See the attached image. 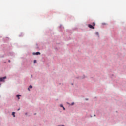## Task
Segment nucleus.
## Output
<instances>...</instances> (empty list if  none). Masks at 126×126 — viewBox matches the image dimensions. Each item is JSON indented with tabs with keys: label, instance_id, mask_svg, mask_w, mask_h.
I'll use <instances>...</instances> for the list:
<instances>
[{
	"label": "nucleus",
	"instance_id": "obj_1",
	"mask_svg": "<svg viewBox=\"0 0 126 126\" xmlns=\"http://www.w3.org/2000/svg\"><path fill=\"white\" fill-rule=\"evenodd\" d=\"M4 79H6V77H3L2 78H0V81L1 82H4Z\"/></svg>",
	"mask_w": 126,
	"mask_h": 126
},
{
	"label": "nucleus",
	"instance_id": "obj_2",
	"mask_svg": "<svg viewBox=\"0 0 126 126\" xmlns=\"http://www.w3.org/2000/svg\"><path fill=\"white\" fill-rule=\"evenodd\" d=\"M88 27H89V28H91V29H95V27H94L91 24L88 25Z\"/></svg>",
	"mask_w": 126,
	"mask_h": 126
},
{
	"label": "nucleus",
	"instance_id": "obj_3",
	"mask_svg": "<svg viewBox=\"0 0 126 126\" xmlns=\"http://www.w3.org/2000/svg\"><path fill=\"white\" fill-rule=\"evenodd\" d=\"M34 55H41V53L39 52H36V53H34V54H33Z\"/></svg>",
	"mask_w": 126,
	"mask_h": 126
},
{
	"label": "nucleus",
	"instance_id": "obj_4",
	"mask_svg": "<svg viewBox=\"0 0 126 126\" xmlns=\"http://www.w3.org/2000/svg\"><path fill=\"white\" fill-rule=\"evenodd\" d=\"M33 87H32V85H30L29 87L28 88V90L29 91H30V88H32Z\"/></svg>",
	"mask_w": 126,
	"mask_h": 126
},
{
	"label": "nucleus",
	"instance_id": "obj_5",
	"mask_svg": "<svg viewBox=\"0 0 126 126\" xmlns=\"http://www.w3.org/2000/svg\"><path fill=\"white\" fill-rule=\"evenodd\" d=\"M21 96V95L18 94L17 95V98H18V100H19V99H20V98H19V97Z\"/></svg>",
	"mask_w": 126,
	"mask_h": 126
},
{
	"label": "nucleus",
	"instance_id": "obj_6",
	"mask_svg": "<svg viewBox=\"0 0 126 126\" xmlns=\"http://www.w3.org/2000/svg\"><path fill=\"white\" fill-rule=\"evenodd\" d=\"M12 115L13 116L14 118H15V112H12Z\"/></svg>",
	"mask_w": 126,
	"mask_h": 126
},
{
	"label": "nucleus",
	"instance_id": "obj_7",
	"mask_svg": "<svg viewBox=\"0 0 126 126\" xmlns=\"http://www.w3.org/2000/svg\"><path fill=\"white\" fill-rule=\"evenodd\" d=\"M92 24H93V26H95V25H96V24L95 23V22H93L92 23Z\"/></svg>",
	"mask_w": 126,
	"mask_h": 126
},
{
	"label": "nucleus",
	"instance_id": "obj_8",
	"mask_svg": "<svg viewBox=\"0 0 126 126\" xmlns=\"http://www.w3.org/2000/svg\"><path fill=\"white\" fill-rule=\"evenodd\" d=\"M37 63V61L34 60V63Z\"/></svg>",
	"mask_w": 126,
	"mask_h": 126
},
{
	"label": "nucleus",
	"instance_id": "obj_9",
	"mask_svg": "<svg viewBox=\"0 0 126 126\" xmlns=\"http://www.w3.org/2000/svg\"><path fill=\"white\" fill-rule=\"evenodd\" d=\"M60 107H61L62 108H63V105L61 104Z\"/></svg>",
	"mask_w": 126,
	"mask_h": 126
},
{
	"label": "nucleus",
	"instance_id": "obj_10",
	"mask_svg": "<svg viewBox=\"0 0 126 126\" xmlns=\"http://www.w3.org/2000/svg\"><path fill=\"white\" fill-rule=\"evenodd\" d=\"M73 105H74V102H73V103H71V105H72V106H73Z\"/></svg>",
	"mask_w": 126,
	"mask_h": 126
},
{
	"label": "nucleus",
	"instance_id": "obj_11",
	"mask_svg": "<svg viewBox=\"0 0 126 126\" xmlns=\"http://www.w3.org/2000/svg\"><path fill=\"white\" fill-rule=\"evenodd\" d=\"M63 109L64 110H65V108H64V107L63 106Z\"/></svg>",
	"mask_w": 126,
	"mask_h": 126
},
{
	"label": "nucleus",
	"instance_id": "obj_12",
	"mask_svg": "<svg viewBox=\"0 0 126 126\" xmlns=\"http://www.w3.org/2000/svg\"><path fill=\"white\" fill-rule=\"evenodd\" d=\"M96 35H99V33L98 32H97Z\"/></svg>",
	"mask_w": 126,
	"mask_h": 126
},
{
	"label": "nucleus",
	"instance_id": "obj_13",
	"mask_svg": "<svg viewBox=\"0 0 126 126\" xmlns=\"http://www.w3.org/2000/svg\"><path fill=\"white\" fill-rule=\"evenodd\" d=\"M20 110V108H19L18 109V111H19Z\"/></svg>",
	"mask_w": 126,
	"mask_h": 126
},
{
	"label": "nucleus",
	"instance_id": "obj_14",
	"mask_svg": "<svg viewBox=\"0 0 126 126\" xmlns=\"http://www.w3.org/2000/svg\"><path fill=\"white\" fill-rule=\"evenodd\" d=\"M9 63H10V60H9Z\"/></svg>",
	"mask_w": 126,
	"mask_h": 126
},
{
	"label": "nucleus",
	"instance_id": "obj_15",
	"mask_svg": "<svg viewBox=\"0 0 126 126\" xmlns=\"http://www.w3.org/2000/svg\"><path fill=\"white\" fill-rule=\"evenodd\" d=\"M0 85H1V84H0Z\"/></svg>",
	"mask_w": 126,
	"mask_h": 126
}]
</instances>
